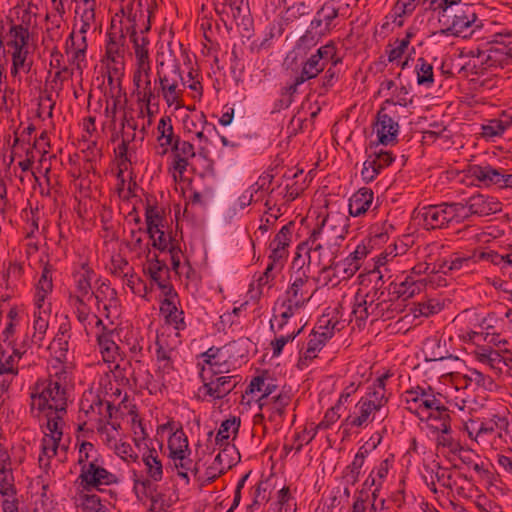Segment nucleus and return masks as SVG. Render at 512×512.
<instances>
[{
	"instance_id": "44",
	"label": "nucleus",
	"mask_w": 512,
	"mask_h": 512,
	"mask_svg": "<svg viewBox=\"0 0 512 512\" xmlns=\"http://www.w3.org/2000/svg\"><path fill=\"white\" fill-rule=\"evenodd\" d=\"M315 54L326 66L335 63H342V57L338 56L337 47L332 41L318 48Z\"/></svg>"
},
{
	"instance_id": "7",
	"label": "nucleus",
	"mask_w": 512,
	"mask_h": 512,
	"mask_svg": "<svg viewBox=\"0 0 512 512\" xmlns=\"http://www.w3.org/2000/svg\"><path fill=\"white\" fill-rule=\"evenodd\" d=\"M78 478L86 491L98 488L100 485H111L118 482L117 476L105 469L99 463V459H93L88 465L82 467Z\"/></svg>"
},
{
	"instance_id": "19",
	"label": "nucleus",
	"mask_w": 512,
	"mask_h": 512,
	"mask_svg": "<svg viewBox=\"0 0 512 512\" xmlns=\"http://www.w3.org/2000/svg\"><path fill=\"white\" fill-rule=\"evenodd\" d=\"M373 196L370 188H360L349 199V214L353 217L365 214L373 202Z\"/></svg>"
},
{
	"instance_id": "61",
	"label": "nucleus",
	"mask_w": 512,
	"mask_h": 512,
	"mask_svg": "<svg viewBox=\"0 0 512 512\" xmlns=\"http://www.w3.org/2000/svg\"><path fill=\"white\" fill-rule=\"evenodd\" d=\"M145 221L146 225L151 229L152 223H163L164 216L161 214L160 210L156 205H151L147 203L145 207Z\"/></svg>"
},
{
	"instance_id": "11",
	"label": "nucleus",
	"mask_w": 512,
	"mask_h": 512,
	"mask_svg": "<svg viewBox=\"0 0 512 512\" xmlns=\"http://www.w3.org/2000/svg\"><path fill=\"white\" fill-rule=\"evenodd\" d=\"M386 107L381 106L376 117V134L378 142L383 145L395 143L399 131L398 123L385 112Z\"/></svg>"
},
{
	"instance_id": "38",
	"label": "nucleus",
	"mask_w": 512,
	"mask_h": 512,
	"mask_svg": "<svg viewBox=\"0 0 512 512\" xmlns=\"http://www.w3.org/2000/svg\"><path fill=\"white\" fill-rule=\"evenodd\" d=\"M325 68L326 65L324 62H322L314 53L305 62H303L299 75L308 81L316 78L322 71H324Z\"/></svg>"
},
{
	"instance_id": "31",
	"label": "nucleus",
	"mask_w": 512,
	"mask_h": 512,
	"mask_svg": "<svg viewBox=\"0 0 512 512\" xmlns=\"http://www.w3.org/2000/svg\"><path fill=\"white\" fill-rule=\"evenodd\" d=\"M240 423V418L235 416L224 420L215 437L216 445L219 447H226V445L227 447H231L228 442L230 437L229 432L232 431V433L236 435L239 431Z\"/></svg>"
},
{
	"instance_id": "26",
	"label": "nucleus",
	"mask_w": 512,
	"mask_h": 512,
	"mask_svg": "<svg viewBox=\"0 0 512 512\" xmlns=\"http://www.w3.org/2000/svg\"><path fill=\"white\" fill-rule=\"evenodd\" d=\"M130 40L133 43V48L137 59V66H139L142 70H150L148 38L146 36L140 37L138 34H135V36H130Z\"/></svg>"
},
{
	"instance_id": "25",
	"label": "nucleus",
	"mask_w": 512,
	"mask_h": 512,
	"mask_svg": "<svg viewBox=\"0 0 512 512\" xmlns=\"http://www.w3.org/2000/svg\"><path fill=\"white\" fill-rule=\"evenodd\" d=\"M157 131L159 136L157 138L161 147H164L162 154L167 153L168 147H171L179 136L174 134L172 120L169 116H163L160 118Z\"/></svg>"
},
{
	"instance_id": "32",
	"label": "nucleus",
	"mask_w": 512,
	"mask_h": 512,
	"mask_svg": "<svg viewBox=\"0 0 512 512\" xmlns=\"http://www.w3.org/2000/svg\"><path fill=\"white\" fill-rule=\"evenodd\" d=\"M85 407V403L82 402V410H85L86 413H88L90 410L92 412H97V414L105 420L112 419L114 413L118 411V409L110 401H103L98 395L94 397L92 402L88 405L87 409Z\"/></svg>"
},
{
	"instance_id": "34",
	"label": "nucleus",
	"mask_w": 512,
	"mask_h": 512,
	"mask_svg": "<svg viewBox=\"0 0 512 512\" xmlns=\"http://www.w3.org/2000/svg\"><path fill=\"white\" fill-rule=\"evenodd\" d=\"M505 119H492L487 124L482 126V136L490 139L500 136L504 131L512 125V115H504Z\"/></svg>"
},
{
	"instance_id": "51",
	"label": "nucleus",
	"mask_w": 512,
	"mask_h": 512,
	"mask_svg": "<svg viewBox=\"0 0 512 512\" xmlns=\"http://www.w3.org/2000/svg\"><path fill=\"white\" fill-rule=\"evenodd\" d=\"M336 268L342 279H349L359 270L360 263L353 258H345L343 261L336 262Z\"/></svg>"
},
{
	"instance_id": "20",
	"label": "nucleus",
	"mask_w": 512,
	"mask_h": 512,
	"mask_svg": "<svg viewBox=\"0 0 512 512\" xmlns=\"http://www.w3.org/2000/svg\"><path fill=\"white\" fill-rule=\"evenodd\" d=\"M426 286L425 279H417L413 275H407L399 284L394 285L393 293L403 300L410 299L419 294Z\"/></svg>"
},
{
	"instance_id": "58",
	"label": "nucleus",
	"mask_w": 512,
	"mask_h": 512,
	"mask_svg": "<svg viewBox=\"0 0 512 512\" xmlns=\"http://www.w3.org/2000/svg\"><path fill=\"white\" fill-rule=\"evenodd\" d=\"M48 381L53 383V388L56 389V392L59 391L60 387L65 388L68 384V372L64 366H60L56 368L54 374H50Z\"/></svg>"
},
{
	"instance_id": "60",
	"label": "nucleus",
	"mask_w": 512,
	"mask_h": 512,
	"mask_svg": "<svg viewBox=\"0 0 512 512\" xmlns=\"http://www.w3.org/2000/svg\"><path fill=\"white\" fill-rule=\"evenodd\" d=\"M85 512H109L108 508L102 504L98 495H86L84 502Z\"/></svg>"
},
{
	"instance_id": "9",
	"label": "nucleus",
	"mask_w": 512,
	"mask_h": 512,
	"mask_svg": "<svg viewBox=\"0 0 512 512\" xmlns=\"http://www.w3.org/2000/svg\"><path fill=\"white\" fill-rule=\"evenodd\" d=\"M159 83L163 98L165 99L168 106L176 104L180 106V97L182 91L179 89V82L183 81L181 69L179 64H174L172 70L168 74L161 75L160 71H157Z\"/></svg>"
},
{
	"instance_id": "3",
	"label": "nucleus",
	"mask_w": 512,
	"mask_h": 512,
	"mask_svg": "<svg viewBox=\"0 0 512 512\" xmlns=\"http://www.w3.org/2000/svg\"><path fill=\"white\" fill-rule=\"evenodd\" d=\"M339 7L333 0L325 2L315 13L305 34L298 40V46L315 45L339 25Z\"/></svg>"
},
{
	"instance_id": "55",
	"label": "nucleus",
	"mask_w": 512,
	"mask_h": 512,
	"mask_svg": "<svg viewBox=\"0 0 512 512\" xmlns=\"http://www.w3.org/2000/svg\"><path fill=\"white\" fill-rule=\"evenodd\" d=\"M220 448H221V451L217 454L213 463L217 467H226V470L232 468V466L235 465L236 461L233 458L229 460L228 456H229L230 452H236L235 446H231V447L226 446V447H220Z\"/></svg>"
},
{
	"instance_id": "5",
	"label": "nucleus",
	"mask_w": 512,
	"mask_h": 512,
	"mask_svg": "<svg viewBox=\"0 0 512 512\" xmlns=\"http://www.w3.org/2000/svg\"><path fill=\"white\" fill-rule=\"evenodd\" d=\"M419 216H421L426 229H440L453 220L459 222L461 219H465V207L461 203L430 205L423 207Z\"/></svg>"
},
{
	"instance_id": "14",
	"label": "nucleus",
	"mask_w": 512,
	"mask_h": 512,
	"mask_svg": "<svg viewBox=\"0 0 512 512\" xmlns=\"http://www.w3.org/2000/svg\"><path fill=\"white\" fill-rule=\"evenodd\" d=\"M171 151L173 155V170L182 177L187 170L189 160L195 157L194 146L188 141L177 138L171 146Z\"/></svg>"
},
{
	"instance_id": "1",
	"label": "nucleus",
	"mask_w": 512,
	"mask_h": 512,
	"mask_svg": "<svg viewBox=\"0 0 512 512\" xmlns=\"http://www.w3.org/2000/svg\"><path fill=\"white\" fill-rule=\"evenodd\" d=\"M326 219L312 230L310 236L297 247L293 265H298L301 253L307 256L308 267L310 265L322 266L330 263L336 264V258L340 251L341 242L344 240L342 233L336 234L332 230L324 229Z\"/></svg>"
},
{
	"instance_id": "54",
	"label": "nucleus",
	"mask_w": 512,
	"mask_h": 512,
	"mask_svg": "<svg viewBox=\"0 0 512 512\" xmlns=\"http://www.w3.org/2000/svg\"><path fill=\"white\" fill-rule=\"evenodd\" d=\"M437 445L448 448L449 452L453 454L461 453L464 451L462 445L459 441L455 440L450 433H441L438 434Z\"/></svg>"
},
{
	"instance_id": "15",
	"label": "nucleus",
	"mask_w": 512,
	"mask_h": 512,
	"mask_svg": "<svg viewBox=\"0 0 512 512\" xmlns=\"http://www.w3.org/2000/svg\"><path fill=\"white\" fill-rule=\"evenodd\" d=\"M153 15V7L149 6L147 11L145 12L142 8L141 1L138 2V7L136 9H131L127 20L130 25L127 27V32L130 36H135L138 34V30L143 35L148 33L151 29V17Z\"/></svg>"
},
{
	"instance_id": "43",
	"label": "nucleus",
	"mask_w": 512,
	"mask_h": 512,
	"mask_svg": "<svg viewBox=\"0 0 512 512\" xmlns=\"http://www.w3.org/2000/svg\"><path fill=\"white\" fill-rule=\"evenodd\" d=\"M310 7L305 2H296L287 7L284 11L282 19L286 24L292 23L295 20L310 14Z\"/></svg>"
},
{
	"instance_id": "57",
	"label": "nucleus",
	"mask_w": 512,
	"mask_h": 512,
	"mask_svg": "<svg viewBox=\"0 0 512 512\" xmlns=\"http://www.w3.org/2000/svg\"><path fill=\"white\" fill-rule=\"evenodd\" d=\"M301 331H302V328H300L297 331H293L292 333H290V334H288L286 336H280L278 338H275L271 342V346H272V349H273V356L274 357L279 356L282 353L284 346L288 342H292L299 335V333Z\"/></svg>"
},
{
	"instance_id": "36",
	"label": "nucleus",
	"mask_w": 512,
	"mask_h": 512,
	"mask_svg": "<svg viewBox=\"0 0 512 512\" xmlns=\"http://www.w3.org/2000/svg\"><path fill=\"white\" fill-rule=\"evenodd\" d=\"M367 453V450L363 451V448H360L352 463L346 467L343 477L348 484L354 485L356 482H358L360 471L364 464Z\"/></svg>"
},
{
	"instance_id": "46",
	"label": "nucleus",
	"mask_w": 512,
	"mask_h": 512,
	"mask_svg": "<svg viewBox=\"0 0 512 512\" xmlns=\"http://www.w3.org/2000/svg\"><path fill=\"white\" fill-rule=\"evenodd\" d=\"M320 267L319 274L314 278V281L321 286H327L329 284L333 286L336 285V283H333V280L334 278L340 277V272H338L336 264L330 263L329 265H322Z\"/></svg>"
},
{
	"instance_id": "59",
	"label": "nucleus",
	"mask_w": 512,
	"mask_h": 512,
	"mask_svg": "<svg viewBox=\"0 0 512 512\" xmlns=\"http://www.w3.org/2000/svg\"><path fill=\"white\" fill-rule=\"evenodd\" d=\"M61 440L53 437L44 436L41 443L42 454L47 457L45 465L49 464V459L56 455Z\"/></svg>"
},
{
	"instance_id": "45",
	"label": "nucleus",
	"mask_w": 512,
	"mask_h": 512,
	"mask_svg": "<svg viewBox=\"0 0 512 512\" xmlns=\"http://www.w3.org/2000/svg\"><path fill=\"white\" fill-rule=\"evenodd\" d=\"M342 63L330 64L326 69L320 84V94H325L338 81L340 76L339 65Z\"/></svg>"
},
{
	"instance_id": "56",
	"label": "nucleus",
	"mask_w": 512,
	"mask_h": 512,
	"mask_svg": "<svg viewBox=\"0 0 512 512\" xmlns=\"http://www.w3.org/2000/svg\"><path fill=\"white\" fill-rule=\"evenodd\" d=\"M367 401H371V403L375 404V406L380 410L384 407L388 402V396L386 395V391H382L373 387H369V391L365 397H362Z\"/></svg>"
},
{
	"instance_id": "64",
	"label": "nucleus",
	"mask_w": 512,
	"mask_h": 512,
	"mask_svg": "<svg viewBox=\"0 0 512 512\" xmlns=\"http://www.w3.org/2000/svg\"><path fill=\"white\" fill-rule=\"evenodd\" d=\"M442 309L441 304L435 300H429L427 302H421L418 304V308L415 310L422 316H430L438 313Z\"/></svg>"
},
{
	"instance_id": "30",
	"label": "nucleus",
	"mask_w": 512,
	"mask_h": 512,
	"mask_svg": "<svg viewBox=\"0 0 512 512\" xmlns=\"http://www.w3.org/2000/svg\"><path fill=\"white\" fill-rule=\"evenodd\" d=\"M227 355L228 354H221L214 359L204 360V363L207 366H202L200 373H205V377L207 375H210V377H215L224 373H228L230 371L231 364L226 357Z\"/></svg>"
},
{
	"instance_id": "13",
	"label": "nucleus",
	"mask_w": 512,
	"mask_h": 512,
	"mask_svg": "<svg viewBox=\"0 0 512 512\" xmlns=\"http://www.w3.org/2000/svg\"><path fill=\"white\" fill-rule=\"evenodd\" d=\"M394 161V156L390 151L379 150L368 156L363 164L361 175L364 181L371 182L382 169L388 167Z\"/></svg>"
},
{
	"instance_id": "22",
	"label": "nucleus",
	"mask_w": 512,
	"mask_h": 512,
	"mask_svg": "<svg viewBox=\"0 0 512 512\" xmlns=\"http://www.w3.org/2000/svg\"><path fill=\"white\" fill-rule=\"evenodd\" d=\"M93 276H95V273L88 263H82L81 269L74 273L76 294H80L81 297L88 296V300L93 297L94 292L91 291Z\"/></svg>"
},
{
	"instance_id": "12",
	"label": "nucleus",
	"mask_w": 512,
	"mask_h": 512,
	"mask_svg": "<svg viewBox=\"0 0 512 512\" xmlns=\"http://www.w3.org/2000/svg\"><path fill=\"white\" fill-rule=\"evenodd\" d=\"M295 227L294 221H290L275 235L274 239L270 242L269 248L271 250L269 258L273 262H283L288 257V247L291 243L292 232Z\"/></svg>"
},
{
	"instance_id": "17",
	"label": "nucleus",
	"mask_w": 512,
	"mask_h": 512,
	"mask_svg": "<svg viewBox=\"0 0 512 512\" xmlns=\"http://www.w3.org/2000/svg\"><path fill=\"white\" fill-rule=\"evenodd\" d=\"M355 415H349L345 423L352 427H363L373 420L372 415L379 411L371 401L361 398L355 406Z\"/></svg>"
},
{
	"instance_id": "53",
	"label": "nucleus",
	"mask_w": 512,
	"mask_h": 512,
	"mask_svg": "<svg viewBox=\"0 0 512 512\" xmlns=\"http://www.w3.org/2000/svg\"><path fill=\"white\" fill-rule=\"evenodd\" d=\"M0 494L4 497L16 495L14 477L11 470L0 475Z\"/></svg>"
},
{
	"instance_id": "18",
	"label": "nucleus",
	"mask_w": 512,
	"mask_h": 512,
	"mask_svg": "<svg viewBox=\"0 0 512 512\" xmlns=\"http://www.w3.org/2000/svg\"><path fill=\"white\" fill-rule=\"evenodd\" d=\"M503 170L493 168L490 165H469L468 173L485 186H498Z\"/></svg>"
},
{
	"instance_id": "47",
	"label": "nucleus",
	"mask_w": 512,
	"mask_h": 512,
	"mask_svg": "<svg viewBox=\"0 0 512 512\" xmlns=\"http://www.w3.org/2000/svg\"><path fill=\"white\" fill-rule=\"evenodd\" d=\"M133 488L136 491V493L141 492L146 497L149 496L151 493L155 492L157 490V486L153 484V480L150 479L148 476L144 478L142 475H139L137 471H133Z\"/></svg>"
},
{
	"instance_id": "63",
	"label": "nucleus",
	"mask_w": 512,
	"mask_h": 512,
	"mask_svg": "<svg viewBox=\"0 0 512 512\" xmlns=\"http://www.w3.org/2000/svg\"><path fill=\"white\" fill-rule=\"evenodd\" d=\"M87 50L86 36H82L81 43L77 45V48L73 52L72 63L76 64V69L82 73L81 62L85 60Z\"/></svg>"
},
{
	"instance_id": "2",
	"label": "nucleus",
	"mask_w": 512,
	"mask_h": 512,
	"mask_svg": "<svg viewBox=\"0 0 512 512\" xmlns=\"http://www.w3.org/2000/svg\"><path fill=\"white\" fill-rule=\"evenodd\" d=\"M52 267L45 265L40 279L38 280L35 293V306L33 320L32 341L37 347L42 346L45 334L49 326L50 308L44 307L47 295L52 291Z\"/></svg>"
},
{
	"instance_id": "42",
	"label": "nucleus",
	"mask_w": 512,
	"mask_h": 512,
	"mask_svg": "<svg viewBox=\"0 0 512 512\" xmlns=\"http://www.w3.org/2000/svg\"><path fill=\"white\" fill-rule=\"evenodd\" d=\"M144 272L148 274L150 279L156 284L168 280L170 275L169 268L165 261H156L154 264H148V266L144 268Z\"/></svg>"
},
{
	"instance_id": "50",
	"label": "nucleus",
	"mask_w": 512,
	"mask_h": 512,
	"mask_svg": "<svg viewBox=\"0 0 512 512\" xmlns=\"http://www.w3.org/2000/svg\"><path fill=\"white\" fill-rule=\"evenodd\" d=\"M62 322L59 326L58 333L56 334L53 343L57 344L59 349L62 351L68 350V339L70 338L71 324L68 318Z\"/></svg>"
},
{
	"instance_id": "52",
	"label": "nucleus",
	"mask_w": 512,
	"mask_h": 512,
	"mask_svg": "<svg viewBox=\"0 0 512 512\" xmlns=\"http://www.w3.org/2000/svg\"><path fill=\"white\" fill-rule=\"evenodd\" d=\"M266 484V481H259L258 484L254 487V490L252 492L253 500L252 503L247 506V510L249 512H253L255 509H257L261 502H268L269 497H266V487L264 486Z\"/></svg>"
},
{
	"instance_id": "21",
	"label": "nucleus",
	"mask_w": 512,
	"mask_h": 512,
	"mask_svg": "<svg viewBox=\"0 0 512 512\" xmlns=\"http://www.w3.org/2000/svg\"><path fill=\"white\" fill-rule=\"evenodd\" d=\"M156 359L158 362V371L163 374H169L174 370L173 360L176 351L174 348L165 345L163 337L157 336L156 339Z\"/></svg>"
},
{
	"instance_id": "8",
	"label": "nucleus",
	"mask_w": 512,
	"mask_h": 512,
	"mask_svg": "<svg viewBox=\"0 0 512 512\" xmlns=\"http://www.w3.org/2000/svg\"><path fill=\"white\" fill-rule=\"evenodd\" d=\"M205 373H200L199 376L203 382V386L199 389L201 391L204 390V395L210 396L213 399H223L230 392L234 390V388L238 384V376H215L210 377L207 375L205 377Z\"/></svg>"
},
{
	"instance_id": "23",
	"label": "nucleus",
	"mask_w": 512,
	"mask_h": 512,
	"mask_svg": "<svg viewBox=\"0 0 512 512\" xmlns=\"http://www.w3.org/2000/svg\"><path fill=\"white\" fill-rule=\"evenodd\" d=\"M142 461L146 468V475L154 482L161 481L163 478V465L154 447L147 448L142 455Z\"/></svg>"
},
{
	"instance_id": "29",
	"label": "nucleus",
	"mask_w": 512,
	"mask_h": 512,
	"mask_svg": "<svg viewBox=\"0 0 512 512\" xmlns=\"http://www.w3.org/2000/svg\"><path fill=\"white\" fill-rule=\"evenodd\" d=\"M10 41L8 46L13 49H28V43L30 39V33L28 24H13L9 29Z\"/></svg>"
},
{
	"instance_id": "41",
	"label": "nucleus",
	"mask_w": 512,
	"mask_h": 512,
	"mask_svg": "<svg viewBox=\"0 0 512 512\" xmlns=\"http://www.w3.org/2000/svg\"><path fill=\"white\" fill-rule=\"evenodd\" d=\"M339 409H340V407L335 404L333 407H331L330 409H328L326 411L323 419L319 422V424L317 426H315V428L312 429V433L309 436V438L306 441V443H310L315 438V436L317 435L318 430L328 429L335 422L338 421V419L340 418V414L338 412Z\"/></svg>"
},
{
	"instance_id": "16",
	"label": "nucleus",
	"mask_w": 512,
	"mask_h": 512,
	"mask_svg": "<svg viewBox=\"0 0 512 512\" xmlns=\"http://www.w3.org/2000/svg\"><path fill=\"white\" fill-rule=\"evenodd\" d=\"M309 277L306 272L303 271L301 274L295 277L291 286L288 288L287 302L293 303L296 308H302L312 297L313 292L308 295V290L305 289L308 283Z\"/></svg>"
},
{
	"instance_id": "62",
	"label": "nucleus",
	"mask_w": 512,
	"mask_h": 512,
	"mask_svg": "<svg viewBox=\"0 0 512 512\" xmlns=\"http://www.w3.org/2000/svg\"><path fill=\"white\" fill-rule=\"evenodd\" d=\"M9 345L12 347L14 355H17V359L19 360L22 355L35 344L34 341H32V336L29 337V335L26 334L21 342L10 341Z\"/></svg>"
},
{
	"instance_id": "4",
	"label": "nucleus",
	"mask_w": 512,
	"mask_h": 512,
	"mask_svg": "<svg viewBox=\"0 0 512 512\" xmlns=\"http://www.w3.org/2000/svg\"><path fill=\"white\" fill-rule=\"evenodd\" d=\"M441 23L446 26L441 30V34L463 38L469 37L475 29L483 27L482 21L478 19L475 5L470 3H464L453 15L451 22L446 16Z\"/></svg>"
},
{
	"instance_id": "28",
	"label": "nucleus",
	"mask_w": 512,
	"mask_h": 512,
	"mask_svg": "<svg viewBox=\"0 0 512 512\" xmlns=\"http://www.w3.org/2000/svg\"><path fill=\"white\" fill-rule=\"evenodd\" d=\"M160 310L162 313H165L166 322L173 325L177 331L184 330L186 328L184 312L182 310H178L174 302L163 300Z\"/></svg>"
},
{
	"instance_id": "33",
	"label": "nucleus",
	"mask_w": 512,
	"mask_h": 512,
	"mask_svg": "<svg viewBox=\"0 0 512 512\" xmlns=\"http://www.w3.org/2000/svg\"><path fill=\"white\" fill-rule=\"evenodd\" d=\"M108 42L106 44V56L114 63L118 62V58L123 56L125 36L121 31L120 35L108 32Z\"/></svg>"
},
{
	"instance_id": "40",
	"label": "nucleus",
	"mask_w": 512,
	"mask_h": 512,
	"mask_svg": "<svg viewBox=\"0 0 512 512\" xmlns=\"http://www.w3.org/2000/svg\"><path fill=\"white\" fill-rule=\"evenodd\" d=\"M28 53V49H13L11 67L13 77H16L21 69L27 73L31 70L32 62L27 61Z\"/></svg>"
},
{
	"instance_id": "39",
	"label": "nucleus",
	"mask_w": 512,
	"mask_h": 512,
	"mask_svg": "<svg viewBox=\"0 0 512 512\" xmlns=\"http://www.w3.org/2000/svg\"><path fill=\"white\" fill-rule=\"evenodd\" d=\"M65 413H60L59 411L50 410L47 413V430L50 432L49 434H45L46 437H53L55 439L61 440L63 431V415Z\"/></svg>"
},
{
	"instance_id": "24",
	"label": "nucleus",
	"mask_w": 512,
	"mask_h": 512,
	"mask_svg": "<svg viewBox=\"0 0 512 512\" xmlns=\"http://www.w3.org/2000/svg\"><path fill=\"white\" fill-rule=\"evenodd\" d=\"M291 402L290 394L281 392L277 396L270 398L269 400L263 401L259 404L261 410L265 409L270 412L269 419L274 420L275 416L283 417L285 414L286 407Z\"/></svg>"
},
{
	"instance_id": "35",
	"label": "nucleus",
	"mask_w": 512,
	"mask_h": 512,
	"mask_svg": "<svg viewBox=\"0 0 512 512\" xmlns=\"http://www.w3.org/2000/svg\"><path fill=\"white\" fill-rule=\"evenodd\" d=\"M169 457L190 454L188 439L183 430H177L168 439Z\"/></svg>"
},
{
	"instance_id": "6",
	"label": "nucleus",
	"mask_w": 512,
	"mask_h": 512,
	"mask_svg": "<svg viewBox=\"0 0 512 512\" xmlns=\"http://www.w3.org/2000/svg\"><path fill=\"white\" fill-rule=\"evenodd\" d=\"M31 407L37 408L40 412L45 409L66 413L67 391L60 387L59 391L53 388V383L47 380V384L39 393L31 394Z\"/></svg>"
},
{
	"instance_id": "37",
	"label": "nucleus",
	"mask_w": 512,
	"mask_h": 512,
	"mask_svg": "<svg viewBox=\"0 0 512 512\" xmlns=\"http://www.w3.org/2000/svg\"><path fill=\"white\" fill-rule=\"evenodd\" d=\"M415 72L417 74V84L420 86L431 87L434 83V72L433 65L430 64L426 59L420 57L417 59L415 66Z\"/></svg>"
},
{
	"instance_id": "49",
	"label": "nucleus",
	"mask_w": 512,
	"mask_h": 512,
	"mask_svg": "<svg viewBox=\"0 0 512 512\" xmlns=\"http://www.w3.org/2000/svg\"><path fill=\"white\" fill-rule=\"evenodd\" d=\"M170 459L173 461L178 475L188 482V471L191 470V466L193 464L192 460L187 457V454L172 456Z\"/></svg>"
},
{
	"instance_id": "48",
	"label": "nucleus",
	"mask_w": 512,
	"mask_h": 512,
	"mask_svg": "<svg viewBox=\"0 0 512 512\" xmlns=\"http://www.w3.org/2000/svg\"><path fill=\"white\" fill-rule=\"evenodd\" d=\"M413 102V96H410L408 88L401 86L395 90L394 97L391 99H386L382 106L386 107V105H399L402 107H408L412 105Z\"/></svg>"
},
{
	"instance_id": "27",
	"label": "nucleus",
	"mask_w": 512,
	"mask_h": 512,
	"mask_svg": "<svg viewBox=\"0 0 512 512\" xmlns=\"http://www.w3.org/2000/svg\"><path fill=\"white\" fill-rule=\"evenodd\" d=\"M113 331L101 332L97 336V342L102 354L103 360L107 363L114 362L118 355L119 347L112 338Z\"/></svg>"
},
{
	"instance_id": "10",
	"label": "nucleus",
	"mask_w": 512,
	"mask_h": 512,
	"mask_svg": "<svg viewBox=\"0 0 512 512\" xmlns=\"http://www.w3.org/2000/svg\"><path fill=\"white\" fill-rule=\"evenodd\" d=\"M465 219L470 215L488 216L501 210L500 203L493 197L477 194L469 197L465 203Z\"/></svg>"
}]
</instances>
